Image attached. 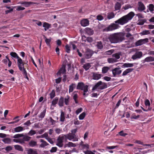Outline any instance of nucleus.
<instances>
[{"label": "nucleus", "mask_w": 154, "mask_h": 154, "mask_svg": "<svg viewBox=\"0 0 154 154\" xmlns=\"http://www.w3.org/2000/svg\"><path fill=\"white\" fill-rule=\"evenodd\" d=\"M134 15L133 12H130L127 15L122 17L115 21V23H111L105 29V31L109 32L119 29L120 27L119 24L123 25L127 23L132 19Z\"/></svg>", "instance_id": "f257e3e1"}, {"label": "nucleus", "mask_w": 154, "mask_h": 154, "mask_svg": "<svg viewBox=\"0 0 154 154\" xmlns=\"http://www.w3.org/2000/svg\"><path fill=\"white\" fill-rule=\"evenodd\" d=\"M125 33L120 32L110 35L107 39L111 43H117L121 42L125 39Z\"/></svg>", "instance_id": "f03ea898"}, {"label": "nucleus", "mask_w": 154, "mask_h": 154, "mask_svg": "<svg viewBox=\"0 0 154 154\" xmlns=\"http://www.w3.org/2000/svg\"><path fill=\"white\" fill-rule=\"evenodd\" d=\"M107 88V85L106 83L100 81L93 87L92 90L94 91L97 90H103Z\"/></svg>", "instance_id": "7ed1b4c3"}, {"label": "nucleus", "mask_w": 154, "mask_h": 154, "mask_svg": "<svg viewBox=\"0 0 154 154\" xmlns=\"http://www.w3.org/2000/svg\"><path fill=\"white\" fill-rule=\"evenodd\" d=\"M64 140H66V139L64 134L60 135L57 139L56 145L59 147H62L63 145V142Z\"/></svg>", "instance_id": "20e7f679"}, {"label": "nucleus", "mask_w": 154, "mask_h": 154, "mask_svg": "<svg viewBox=\"0 0 154 154\" xmlns=\"http://www.w3.org/2000/svg\"><path fill=\"white\" fill-rule=\"evenodd\" d=\"M88 85H85L83 82H80L78 83L76 88L83 90L85 92H87L88 91Z\"/></svg>", "instance_id": "39448f33"}, {"label": "nucleus", "mask_w": 154, "mask_h": 154, "mask_svg": "<svg viewBox=\"0 0 154 154\" xmlns=\"http://www.w3.org/2000/svg\"><path fill=\"white\" fill-rule=\"evenodd\" d=\"M64 136L65 137L66 141L67 139H68L69 140H73V141H76L78 140V139L77 137H75V134H72L71 133H69L66 134H64Z\"/></svg>", "instance_id": "423d86ee"}, {"label": "nucleus", "mask_w": 154, "mask_h": 154, "mask_svg": "<svg viewBox=\"0 0 154 154\" xmlns=\"http://www.w3.org/2000/svg\"><path fill=\"white\" fill-rule=\"evenodd\" d=\"M143 54L141 51H137L132 56L131 58L133 60L140 59L142 57Z\"/></svg>", "instance_id": "0eeeda50"}, {"label": "nucleus", "mask_w": 154, "mask_h": 154, "mask_svg": "<svg viewBox=\"0 0 154 154\" xmlns=\"http://www.w3.org/2000/svg\"><path fill=\"white\" fill-rule=\"evenodd\" d=\"M148 42V39L146 38L143 39H141L137 41L135 43V45L136 46H139L146 44Z\"/></svg>", "instance_id": "6e6552de"}, {"label": "nucleus", "mask_w": 154, "mask_h": 154, "mask_svg": "<svg viewBox=\"0 0 154 154\" xmlns=\"http://www.w3.org/2000/svg\"><path fill=\"white\" fill-rule=\"evenodd\" d=\"M120 68H116L113 69L112 70L113 76L115 77L116 75H119L122 72Z\"/></svg>", "instance_id": "1a4fd4ad"}, {"label": "nucleus", "mask_w": 154, "mask_h": 154, "mask_svg": "<svg viewBox=\"0 0 154 154\" xmlns=\"http://www.w3.org/2000/svg\"><path fill=\"white\" fill-rule=\"evenodd\" d=\"M93 53V52L92 50L88 49L85 53V57L86 59H89L91 57Z\"/></svg>", "instance_id": "9d476101"}, {"label": "nucleus", "mask_w": 154, "mask_h": 154, "mask_svg": "<svg viewBox=\"0 0 154 154\" xmlns=\"http://www.w3.org/2000/svg\"><path fill=\"white\" fill-rule=\"evenodd\" d=\"M89 22L87 19H84L81 21V25L84 27L87 26L89 25Z\"/></svg>", "instance_id": "9b49d317"}, {"label": "nucleus", "mask_w": 154, "mask_h": 154, "mask_svg": "<svg viewBox=\"0 0 154 154\" xmlns=\"http://www.w3.org/2000/svg\"><path fill=\"white\" fill-rule=\"evenodd\" d=\"M138 9L139 11H142L145 9V7L143 3L141 2H139L138 3Z\"/></svg>", "instance_id": "f8f14e48"}, {"label": "nucleus", "mask_w": 154, "mask_h": 154, "mask_svg": "<svg viewBox=\"0 0 154 154\" xmlns=\"http://www.w3.org/2000/svg\"><path fill=\"white\" fill-rule=\"evenodd\" d=\"M13 130H14L12 131V132L14 133L20 132L23 131L24 129L22 127L18 126L14 128Z\"/></svg>", "instance_id": "ddd939ff"}, {"label": "nucleus", "mask_w": 154, "mask_h": 154, "mask_svg": "<svg viewBox=\"0 0 154 154\" xmlns=\"http://www.w3.org/2000/svg\"><path fill=\"white\" fill-rule=\"evenodd\" d=\"M93 79L94 80H98L101 77V74L95 72L93 73Z\"/></svg>", "instance_id": "4468645a"}, {"label": "nucleus", "mask_w": 154, "mask_h": 154, "mask_svg": "<svg viewBox=\"0 0 154 154\" xmlns=\"http://www.w3.org/2000/svg\"><path fill=\"white\" fill-rule=\"evenodd\" d=\"M27 154H38L37 151L35 149H29L27 150Z\"/></svg>", "instance_id": "2eb2a0df"}, {"label": "nucleus", "mask_w": 154, "mask_h": 154, "mask_svg": "<svg viewBox=\"0 0 154 154\" xmlns=\"http://www.w3.org/2000/svg\"><path fill=\"white\" fill-rule=\"evenodd\" d=\"M66 71L65 66L63 65L57 72V74L60 75L61 73H65Z\"/></svg>", "instance_id": "dca6fc26"}, {"label": "nucleus", "mask_w": 154, "mask_h": 154, "mask_svg": "<svg viewBox=\"0 0 154 154\" xmlns=\"http://www.w3.org/2000/svg\"><path fill=\"white\" fill-rule=\"evenodd\" d=\"M40 142L42 143L40 145V147L41 148H43L48 145V144L45 141L42 139H40Z\"/></svg>", "instance_id": "f3484780"}, {"label": "nucleus", "mask_w": 154, "mask_h": 154, "mask_svg": "<svg viewBox=\"0 0 154 154\" xmlns=\"http://www.w3.org/2000/svg\"><path fill=\"white\" fill-rule=\"evenodd\" d=\"M133 70V69L132 68H128L127 69L123 72L122 75L125 76L128 73L132 72Z\"/></svg>", "instance_id": "a211bd4d"}, {"label": "nucleus", "mask_w": 154, "mask_h": 154, "mask_svg": "<svg viewBox=\"0 0 154 154\" xmlns=\"http://www.w3.org/2000/svg\"><path fill=\"white\" fill-rule=\"evenodd\" d=\"M85 31L86 33L89 35H92L94 33L93 30L89 28H85Z\"/></svg>", "instance_id": "6ab92c4d"}, {"label": "nucleus", "mask_w": 154, "mask_h": 154, "mask_svg": "<svg viewBox=\"0 0 154 154\" xmlns=\"http://www.w3.org/2000/svg\"><path fill=\"white\" fill-rule=\"evenodd\" d=\"M96 47L98 49L101 50L103 48V46L101 41H99L97 42Z\"/></svg>", "instance_id": "aec40b11"}, {"label": "nucleus", "mask_w": 154, "mask_h": 154, "mask_svg": "<svg viewBox=\"0 0 154 154\" xmlns=\"http://www.w3.org/2000/svg\"><path fill=\"white\" fill-rule=\"evenodd\" d=\"M107 18L109 20L114 18L115 16V14L113 12H109L107 13Z\"/></svg>", "instance_id": "412c9836"}, {"label": "nucleus", "mask_w": 154, "mask_h": 154, "mask_svg": "<svg viewBox=\"0 0 154 154\" xmlns=\"http://www.w3.org/2000/svg\"><path fill=\"white\" fill-rule=\"evenodd\" d=\"M144 61L146 62H150L154 61V57L150 56L146 57L144 59Z\"/></svg>", "instance_id": "4be33fe9"}, {"label": "nucleus", "mask_w": 154, "mask_h": 154, "mask_svg": "<svg viewBox=\"0 0 154 154\" xmlns=\"http://www.w3.org/2000/svg\"><path fill=\"white\" fill-rule=\"evenodd\" d=\"M64 102L65 105H69V103L70 101V97L67 95L64 98Z\"/></svg>", "instance_id": "5701e85b"}, {"label": "nucleus", "mask_w": 154, "mask_h": 154, "mask_svg": "<svg viewBox=\"0 0 154 154\" xmlns=\"http://www.w3.org/2000/svg\"><path fill=\"white\" fill-rule=\"evenodd\" d=\"M64 103V98L63 97H61L59 99L58 105L61 107H62L63 106Z\"/></svg>", "instance_id": "b1692460"}, {"label": "nucleus", "mask_w": 154, "mask_h": 154, "mask_svg": "<svg viewBox=\"0 0 154 154\" xmlns=\"http://www.w3.org/2000/svg\"><path fill=\"white\" fill-rule=\"evenodd\" d=\"M75 87L76 85L74 84L73 83L70 85L69 86V93H70L72 92L74 89L75 88Z\"/></svg>", "instance_id": "393cba45"}, {"label": "nucleus", "mask_w": 154, "mask_h": 154, "mask_svg": "<svg viewBox=\"0 0 154 154\" xmlns=\"http://www.w3.org/2000/svg\"><path fill=\"white\" fill-rule=\"evenodd\" d=\"M60 121L61 122H63L65 121V113L62 111L60 112Z\"/></svg>", "instance_id": "a878e982"}, {"label": "nucleus", "mask_w": 154, "mask_h": 154, "mask_svg": "<svg viewBox=\"0 0 154 154\" xmlns=\"http://www.w3.org/2000/svg\"><path fill=\"white\" fill-rule=\"evenodd\" d=\"M46 111V109H45L38 116L39 118L41 119L43 118L45 115V112Z\"/></svg>", "instance_id": "bb28decb"}, {"label": "nucleus", "mask_w": 154, "mask_h": 154, "mask_svg": "<svg viewBox=\"0 0 154 154\" xmlns=\"http://www.w3.org/2000/svg\"><path fill=\"white\" fill-rule=\"evenodd\" d=\"M91 66L90 63H88L84 64L83 66V67L86 71H87L90 68Z\"/></svg>", "instance_id": "cd10ccee"}, {"label": "nucleus", "mask_w": 154, "mask_h": 154, "mask_svg": "<svg viewBox=\"0 0 154 154\" xmlns=\"http://www.w3.org/2000/svg\"><path fill=\"white\" fill-rule=\"evenodd\" d=\"M121 4L119 2H117L115 5V10H119L121 8Z\"/></svg>", "instance_id": "c85d7f7f"}, {"label": "nucleus", "mask_w": 154, "mask_h": 154, "mask_svg": "<svg viewBox=\"0 0 154 154\" xmlns=\"http://www.w3.org/2000/svg\"><path fill=\"white\" fill-rule=\"evenodd\" d=\"M134 64L133 63H125L123 64V67H131L133 66Z\"/></svg>", "instance_id": "c756f323"}, {"label": "nucleus", "mask_w": 154, "mask_h": 154, "mask_svg": "<svg viewBox=\"0 0 154 154\" xmlns=\"http://www.w3.org/2000/svg\"><path fill=\"white\" fill-rule=\"evenodd\" d=\"M17 65H22V66H23L24 64V63L23 62V61L22 59L20 58L19 57H17Z\"/></svg>", "instance_id": "7c9ffc66"}, {"label": "nucleus", "mask_w": 154, "mask_h": 154, "mask_svg": "<svg viewBox=\"0 0 154 154\" xmlns=\"http://www.w3.org/2000/svg\"><path fill=\"white\" fill-rule=\"evenodd\" d=\"M107 61L109 63H113L116 62L117 60L116 59H115L114 58H109L107 59Z\"/></svg>", "instance_id": "2f4dec72"}, {"label": "nucleus", "mask_w": 154, "mask_h": 154, "mask_svg": "<svg viewBox=\"0 0 154 154\" xmlns=\"http://www.w3.org/2000/svg\"><path fill=\"white\" fill-rule=\"evenodd\" d=\"M109 68L107 66H104L102 69V73L105 74L106 73L109 69Z\"/></svg>", "instance_id": "473e14b6"}, {"label": "nucleus", "mask_w": 154, "mask_h": 154, "mask_svg": "<svg viewBox=\"0 0 154 154\" xmlns=\"http://www.w3.org/2000/svg\"><path fill=\"white\" fill-rule=\"evenodd\" d=\"M29 146L32 147H33L37 145V142L33 140H31L29 143Z\"/></svg>", "instance_id": "72a5a7b5"}, {"label": "nucleus", "mask_w": 154, "mask_h": 154, "mask_svg": "<svg viewBox=\"0 0 154 154\" xmlns=\"http://www.w3.org/2000/svg\"><path fill=\"white\" fill-rule=\"evenodd\" d=\"M150 34V32L149 30H145L143 31L140 33V34L141 35H149Z\"/></svg>", "instance_id": "f704fd0d"}, {"label": "nucleus", "mask_w": 154, "mask_h": 154, "mask_svg": "<svg viewBox=\"0 0 154 154\" xmlns=\"http://www.w3.org/2000/svg\"><path fill=\"white\" fill-rule=\"evenodd\" d=\"M15 148L19 151H23V149L22 147L19 145H17L14 146Z\"/></svg>", "instance_id": "c9c22d12"}, {"label": "nucleus", "mask_w": 154, "mask_h": 154, "mask_svg": "<svg viewBox=\"0 0 154 154\" xmlns=\"http://www.w3.org/2000/svg\"><path fill=\"white\" fill-rule=\"evenodd\" d=\"M2 141L5 143L9 144L11 142V140L10 138H5L2 140Z\"/></svg>", "instance_id": "e433bc0d"}, {"label": "nucleus", "mask_w": 154, "mask_h": 154, "mask_svg": "<svg viewBox=\"0 0 154 154\" xmlns=\"http://www.w3.org/2000/svg\"><path fill=\"white\" fill-rule=\"evenodd\" d=\"M86 115V113L85 112H83L80 114L79 117V120H82L84 119Z\"/></svg>", "instance_id": "4c0bfd02"}, {"label": "nucleus", "mask_w": 154, "mask_h": 154, "mask_svg": "<svg viewBox=\"0 0 154 154\" xmlns=\"http://www.w3.org/2000/svg\"><path fill=\"white\" fill-rule=\"evenodd\" d=\"M71 48L69 44V45H66L65 46V48L66 49V51L67 53H69L70 52V48Z\"/></svg>", "instance_id": "58836bf2"}, {"label": "nucleus", "mask_w": 154, "mask_h": 154, "mask_svg": "<svg viewBox=\"0 0 154 154\" xmlns=\"http://www.w3.org/2000/svg\"><path fill=\"white\" fill-rule=\"evenodd\" d=\"M154 6L153 4H151L149 5V9L150 11L152 13H153V11H154Z\"/></svg>", "instance_id": "ea45409f"}, {"label": "nucleus", "mask_w": 154, "mask_h": 154, "mask_svg": "<svg viewBox=\"0 0 154 154\" xmlns=\"http://www.w3.org/2000/svg\"><path fill=\"white\" fill-rule=\"evenodd\" d=\"M23 141H27L29 140L31 138V137L27 135H24L23 136Z\"/></svg>", "instance_id": "a19ab883"}, {"label": "nucleus", "mask_w": 154, "mask_h": 154, "mask_svg": "<svg viewBox=\"0 0 154 154\" xmlns=\"http://www.w3.org/2000/svg\"><path fill=\"white\" fill-rule=\"evenodd\" d=\"M45 42L46 43L47 45L49 46H50V42L51 41V39H48L45 37Z\"/></svg>", "instance_id": "79ce46f5"}, {"label": "nucleus", "mask_w": 154, "mask_h": 154, "mask_svg": "<svg viewBox=\"0 0 154 154\" xmlns=\"http://www.w3.org/2000/svg\"><path fill=\"white\" fill-rule=\"evenodd\" d=\"M36 134L35 131V130H31L28 133V134L30 136H32Z\"/></svg>", "instance_id": "37998d69"}, {"label": "nucleus", "mask_w": 154, "mask_h": 154, "mask_svg": "<svg viewBox=\"0 0 154 154\" xmlns=\"http://www.w3.org/2000/svg\"><path fill=\"white\" fill-rule=\"evenodd\" d=\"M50 97L51 99L53 98L55 96V92L54 90H52L50 94Z\"/></svg>", "instance_id": "c03bdc74"}, {"label": "nucleus", "mask_w": 154, "mask_h": 154, "mask_svg": "<svg viewBox=\"0 0 154 154\" xmlns=\"http://www.w3.org/2000/svg\"><path fill=\"white\" fill-rule=\"evenodd\" d=\"M23 134H17L15 135L13 138H18L21 137H23Z\"/></svg>", "instance_id": "a18cd8bd"}, {"label": "nucleus", "mask_w": 154, "mask_h": 154, "mask_svg": "<svg viewBox=\"0 0 154 154\" xmlns=\"http://www.w3.org/2000/svg\"><path fill=\"white\" fill-rule=\"evenodd\" d=\"M58 101V98L57 97L55 98L52 102V104L53 105H55Z\"/></svg>", "instance_id": "49530a36"}, {"label": "nucleus", "mask_w": 154, "mask_h": 154, "mask_svg": "<svg viewBox=\"0 0 154 154\" xmlns=\"http://www.w3.org/2000/svg\"><path fill=\"white\" fill-rule=\"evenodd\" d=\"M43 27L47 29H49L50 27V25L47 23H44L43 24Z\"/></svg>", "instance_id": "de8ad7c7"}, {"label": "nucleus", "mask_w": 154, "mask_h": 154, "mask_svg": "<svg viewBox=\"0 0 154 154\" xmlns=\"http://www.w3.org/2000/svg\"><path fill=\"white\" fill-rule=\"evenodd\" d=\"M93 38L91 37H88L86 40H85V42H86L87 41V42L91 43L93 42Z\"/></svg>", "instance_id": "09e8293b"}, {"label": "nucleus", "mask_w": 154, "mask_h": 154, "mask_svg": "<svg viewBox=\"0 0 154 154\" xmlns=\"http://www.w3.org/2000/svg\"><path fill=\"white\" fill-rule=\"evenodd\" d=\"M11 55L14 58H17V57H19L18 56L17 54H16V53L15 52H11L10 53Z\"/></svg>", "instance_id": "8fccbe9b"}, {"label": "nucleus", "mask_w": 154, "mask_h": 154, "mask_svg": "<svg viewBox=\"0 0 154 154\" xmlns=\"http://www.w3.org/2000/svg\"><path fill=\"white\" fill-rule=\"evenodd\" d=\"M112 56L113 57H115V59H116L117 60L119 59L120 58V55L119 54L117 53L115 54L112 55Z\"/></svg>", "instance_id": "3c124183"}, {"label": "nucleus", "mask_w": 154, "mask_h": 154, "mask_svg": "<svg viewBox=\"0 0 154 154\" xmlns=\"http://www.w3.org/2000/svg\"><path fill=\"white\" fill-rule=\"evenodd\" d=\"M55 131L56 133L57 134H60L62 132V129H60L59 128H57L55 129Z\"/></svg>", "instance_id": "603ef678"}, {"label": "nucleus", "mask_w": 154, "mask_h": 154, "mask_svg": "<svg viewBox=\"0 0 154 154\" xmlns=\"http://www.w3.org/2000/svg\"><path fill=\"white\" fill-rule=\"evenodd\" d=\"M145 104L146 106H148V107H150V103L149 102V100H148L146 99L145 100Z\"/></svg>", "instance_id": "864d4df0"}, {"label": "nucleus", "mask_w": 154, "mask_h": 154, "mask_svg": "<svg viewBox=\"0 0 154 154\" xmlns=\"http://www.w3.org/2000/svg\"><path fill=\"white\" fill-rule=\"evenodd\" d=\"M113 50H110L106 51L105 53L106 55H110L113 53Z\"/></svg>", "instance_id": "5fc2aeb1"}, {"label": "nucleus", "mask_w": 154, "mask_h": 154, "mask_svg": "<svg viewBox=\"0 0 154 154\" xmlns=\"http://www.w3.org/2000/svg\"><path fill=\"white\" fill-rule=\"evenodd\" d=\"M67 146L69 147H75L76 145L71 142H69L66 144Z\"/></svg>", "instance_id": "6e6d98bb"}, {"label": "nucleus", "mask_w": 154, "mask_h": 154, "mask_svg": "<svg viewBox=\"0 0 154 154\" xmlns=\"http://www.w3.org/2000/svg\"><path fill=\"white\" fill-rule=\"evenodd\" d=\"M132 7L129 4H127L125 5L123 7V8L125 10L128 9L129 8H131Z\"/></svg>", "instance_id": "4d7b16f0"}, {"label": "nucleus", "mask_w": 154, "mask_h": 154, "mask_svg": "<svg viewBox=\"0 0 154 154\" xmlns=\"http://www.w3.org/2000/svg\"><path fill=\"white\" fill-rule=\"evenodd\" d=\"M83 152L85 154H95L91 151L88 150L85 151H84Z\"/></svg>", "instance_id": "13d9d810"}, {"label": "nucleus", "mask_w": 154, "mask_h": 154, "mask_svg": "<svg viewBox=\"0 0 154 154\" xmlns=\"http://www.w3.org/2000/svg\"><path fill=\"white\" fill-rule=\"evenodd\" d=\"M32 4V2H26L24 6L26 7H27Z\"/></svg>", "instance_id": "bf43d9fd"}, {"label": "nucleus", "mask_w": 154, "mask_h": 154, "mask_svg": "<svg viewBox=\"0 0 154 154\" xmlns=\"http://www.w3.org/2000/svg\"><path fill=\"white\" fill-rule=\"evenodd\" d=\"M69 44L71 47H72L73 50H75L76 48V46L75 44H73V42H70Z\"/></svg>", "instance_id": "052dcab7"}, {"label": "nucleus", "mask_w": 154, "mask_h": 154, "mask_svg": "<svg viewBox=\"0 0 154 154\" xmlns=\"http://www.w3.org/2000/svg\"><path fill=\"white\" fill-rule=\"evenodd\" d=\"M83 110V109L82 108L80 107L75 112L76 114L77 115H78Z\"/></svg>", "instance_id": "680f3d73"}, {"label": "nucleus", "mask_w": 154, "mask_h": 154, "mask_svg": "<svg viewBox=\"0 0 154 154\" xmlns=\"http://www.w3.org/2000/svg\"><path fill=\"white\" fill-rule=\"evenodd\" d=\"M25 9V8L24 7H21L20 6H18L17 7L16 10L17 11H22L23 10Z\"/></svg>", "instance_id": "e2e57ef3"}, {"label": "nucleus", "mask_w": 154, "mask_h": 154, "mask_svg": "<svg viewBox=\"0 0 154 154\" xmlns=\"http://www.w3.org/2000/svg\"><path fill=\"white\" fill-rule=\"evenodd\" d=\"M97 19L99 21H101L103 19V17L101 15H99L97 16Z\"/></svg>", "instance_id": "0e129e2a"}, {"label": "nucleus", "mask_w": 154, "mask_h": 154, "mask_svg": "<svg viewBox=\"0 0 154 154\" xmlns=\"http://www.w3.org/2000/svg\"><path fill=\"white\" fill-rule=\"evenodd\" d=\"M119 134L122 136L125 137L127 135V133H124L123 131H122L119 133Z\"/></svg>", "instance_id": "69168bd1"}, {"label": "nucleus", "mask_w": 154, "mask_h": 154, "mask_svg": "<svg viewBox=\"0 0 154 154\" xmlns=\"http://www.w3.org/2000/svg\"><path fill=\"white\" fill-rule=\"evenodd\" d=\"M16 7L15 6L13 7L11 9L9 10H7L5 11V13L6 14H8V13L12 12L13 11V9Z\"/></svg>", "instance_id": "338daca9"}, {"label": "nucleus", "mask_w": 154, "mask_h": 154, "mask_svg": "<svg viewBox=\"0 0 154 154\" xmlns=\"http://www.w3.org/2000/svg\"><path fill=\"white\" fill-rule=\"evenodd\" d=\"M82 147L83 149H88L89 148V145L87 144H84Z\"/></svg>", "instance_id": "774afa93"}]
</instances>
